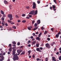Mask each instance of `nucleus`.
<instances>
[{
  "instance_id": "obj_53",
  "label": "nucleus",
  "mask_w": 61,
  "mask_h": 61,
  "mask_svg": "<svg viewBox=\"0 0 61 61\" xmlns=\"http://www.w3.org/2000/svg\"><path fill=\"white\" fill-rule=\"evenodd\" d=\"M53 28H51V30L52 31H53Z\"/></svg>"
},
{
  "instance_id": "obj_28",
  "label": "nucleus",
  "mask_w": 61,
  "mask_h": 61,
  "mask_svg": "<svg viewBox=\"0 0 61 61\" xmlns=\"http://www.w3.org/2000/svg\"><path fill=\"white\" fill-rule=\"evenodd\" d=\"M47 32L46 31L44 33V34H45V35H46V34H47Z\"/></svg>"
},
{
  "instance_id": "obj_38",
  "label": "nucleus",
  "mask_w": 61,
  "mask_h": 61,
  "mask_svg": "<svg viewBox=\"0 0 61 61\" xmlns=\"http://www.w3.org/2000/svg\"><path fill=\"white\" fill-rule=\"evenodd\" d=\"M40 50H41L43 49V47H40Z\"/></svg>"
},
{
  "instance_id": "obj_33",
  "label": "nucleus",
  "mask_w": 61,
  "mask_h": 61,
  "mask_svg": "<svg viewBox=\"0 0 61 61\" xmlns=\"http://www.w3.org/2000/svg\"><path fill=\"white\" fill-rule=\"evenodd\" d=\"M15 17L17 18H19V16L17 15H15Z\"/></svg>"
},
{
  "instance_id": "obj_42",
  "label": "nucleus",
  "mask_w": 61,
  "mask_h": 61,
  "mask_svg": "<svg viewBox=\"0 0 61 61\" xmlns=\"http://www.w3.org/2000/svg\"><path fill=\"white\" fill-rule=\"evenodd\" d=\"M5 26H8V25L7 24V23H6L5 24Z\"/></svg>"
},
{
  "instance_id": "obj_4",
  "label": "nucleus",
  "mask_w": 61,
  "mask_h": 61,
  "mask_svg": "<svg viewBox=\"0 0 61 61\" xmlns=\"http://www.w3.org/2000/svg\"><path fill=\"white\" fill-rule=\"evenodd\" d=\"M33 9H35L36 8V4L35 2H33Z\"/></svg>"
},
{
  "instance_id": "obj_51",
  "label": "nucleus",
  "mask_w": 61,
  "mask_h": 61,
  "mask_svg": "<svg viewBox=\"0 0 61 61\" xmlns=\"http://www.w3.org/2000/svg\"><path fill=\"white\" fill-rule=\"evenodd\" d=\"M26 18H27V19H30V18L29 17H26Z\"/></svg>"
},
{
  "instance_id": "obj_40",
  "label": "nucleus",
  "mask_w": 61,
  "mask_h": 61,
  "mask_svg": "<svg viewBox=\"0 0 61 61\" xmlns=\"http://www.w3.org/2000/svg\"><path fill=\"white\" fill-rule=\"evenodd\" d=\"M35 22V20H33L32 21V24H34V23Z\"/></svg>"
},
{
  "instance_id": "obj_32",
  "label": "nucleus",
  "mask_w": 61,
  "mask_h": 61,
  "mask_svg": "<svg viewBox=\"0 0 61 61\" xmlns=\"http://www.w3.org/2000/svg\"><path fill=\"white\" fill-rule=\"evenodd\" d=\"M17 45L18 46H19L20 45V43L19 42L17 43Z\"/></svg>"
},
{
  "instance_id": "obj_55",
  "label": "nucleus",
  "mask_w": 61,
  "mask_h": 61,
  "mask_svg": "<svg viewBox=\"0 0 61 61\" xmlns=\"http://www.w3.org/2000/svg\"><path fill=\"white\" fill-rule=\"evenodd\" d=\"M0 27L1 28H3V26H0Z\"/></svg>"
},
{
  "instance_id": "obj_57",
  "label": "nucleus",
  "mask_w": 61,
  "mask_h": 61,
  "mask_svg": "<svg viewBox=\"0 0 61 61\" xmlns=\"http://www.w3.org/2000/svg\"><path fill=\"white\" fill-rule=\"evenodd\" d=\"M26 8L27 9H29V6H27L26 7Z\"/></svg>"
},
{
  "instance_id": "obj_15",
  "label": "nucleus",
  "mask_w": 61,
  "mask_h": 61,
  "mask_svg": "<svg viewBox=\"0 0 61 61\" xmlns=\"http://www.w3.org/2000/svg\"><path fill=\"white\" fill-rule=\"evenodd\" d=\"M37 23L38 24H39L40 23V20H39L37 21Z\"/></svg>"
},
{
  "instance_id": "obj_3",
  "label": "nucleus",
  "mask_w": 61,
  "mask_h": 61,
  "mask_svg": "<svg viewBox=\"0 0 61 61\" xmlns=\"http://www.w3.org/2000/svg\"><path fill=\"white\" fill-rule=\"evenodd\" d=\"M17 53H18L17 55L19 56V55H20V53H21V52L23 51V50H21V49L18 50H17Z\"/></svg>"
},
{
  "instance_id": "obj_14",
  "label": "nucleus",
  "mask_w": 61,
  "mask_h": 61,
  "mask_svg": "<svg viewBox=\"0 0 61 61\" xmlns=\"http://www.w3.org/2000/svg\"><path fill=\"white\" fill-rule=\"evenodd\" d=\"M37 28H38V26L36 27H35L33 29L34 31H35V30H36V29H37Z\"/></svg>"
},
{
  "instance_id": "obj_16",
  "label": "nucleus",
  "mask_w": 61,
  "mask_h": 61,
  "mask_svg": "<svg viewBox=\"0 0 61 61\" xmlns=\"http://www.w3.org/2000/svg\"><path fill=\"white\" fill-rule=\"evenodd\" d=\"M1 14H2V15H4L5 14L4 13V12L2 10H1Z\"/></svg>"
},
{
  "instance_id": "obj_64",
  "label": "nucleus",
  "mask_w": 61,
  "mask_h": 61,
  "mask_svg": "<svg viewBox=\"0 0 61 61\" xmlns=\"http://www.w3.org/2000/svg\"><path fill=\"white\" fill-rule=\"evenodd\" d=\"M56 55H58L59 54V52H57L56 53Z\"/></svg>"
},
{
  "instance_id": "obj_41",
  "label": "nucleus",
  "mask_w": 61,
  "mask_h": 61,
  "mask_svg": "<svg viewBox=\"0 0 61 61\" xmlns=\"http://www.w3.org/2000/svg\"><path fill=\"white\" fill-rule=\"evenodd\" d=\"M30 38H31V39H33V38H34V37H33V36H30Z\"/></svg>"
},
{
  "instance_id": "obj_44",
  "label": "nucleus",
  "mask_w": 61,
  "mask_h": 61,
  "mask_svg": "<svg viewBox=\"0 0 61 61\" xmlns=\"http://www.w3.org/2000/svg\"><path fill=\"white\" fill-rule=\"evenodd\" d=\"M32 57H33L34 59H35V55H33L32 56Z\"/></svg>"
},
{
  "instance_id": "obj_17",
  "label": "nucleus",
  "mask_w": 61,
  "mask_h": 61,
  "mask_svg": "<svg viewBox=\"0 0 61 61\" xmlns=\"http://www.w3.org/2000/svg\"><path fill=\"white\" fill-rule=\"evenodd\" d=\"M0 57H1V58L3 59V60H4V57L3 56H0Z\"/></svg>"
},
{
  "instance_id": "obj_60",
  "label": "nucleus",
  "mask_w": 61,
  "mask_h": 61,
  "mask_svg": "<svg viewBox=\"0 0 61 61\" xmlns=\"http://www.w3.org/2000/svg\"><path fill=\"white\" fill-rule=\"evenodd\" d=\"M31 40L32 41H34L35 40V39H33Z\"/></svg>"
},
{
  "instance_id": "obj_27",
  "label": "nucleus",
  "mask_w": 61,
  "mask_h": 61,
  "mask_svg": "<svg viewBox=\"0 0 61 61\" xmlns=\"http://www.w3.org/2000/svg\"><path fill=\"white\" fill-rule=\"evenodd\" d=\"M37 26V24L36 23H35V25H34V26L35 27H36V26Z\"/></svg>"
},
{
  "instance_id": "obj_59",
  "label": "nucleus",
  "mask_w": 61,
  "mask_h": 61,
  "mask_svg": "<svg viewBox=\"0 0 61 61\" xmlns=\"http://www.w3.org/2000/svg\"><path fill=\"white\" fill-rule=\"evenodd\" d=\"M50 9L51 10H52V7L51 6L50 7Z\"/></svg>"
},
{
  "instance_id": "obj_5",
  "label": "nucleus",
  "mask_w": 61,
  "mask_h": 61,
  "mask_svg": "<svg viewBox=\"0 0 61 61\" xmlns=\"http://www.w3.org/2000/svg\"><path fill=\"white\" fill-rule=\"evenodd\" d=\"M46 47L47 48H49L50 47V46L49 45V44L48 43H47L46 44Z\"/></svg>"
},
{
  "instance_id": "obj_61",
  "label": "nucleus",
  "mask_w": 61,
  "mask_h": 61,
  "mask_svg": "<svg viewBox=\"0 0 61 61\" xmlns=\"http://www.w3.org/2000/svg\"><path fill=\"white\" fill-rule=\"evenodd\" d=\"M33 36H35V33H33Z\"/></svg>"
},
{
  "instance_id": "obj_22",
  "label": "nucleus",
  "mask_w": 61,
  "mask_h": 61,
  "mask_svg": "<svg viewBox=\"0 0 61 61\" xmlns=\"http://www.w3.org/2000/svg\"><path fill=\"white\" fill-rule=\"evenodd\" d=\"M36 39H37V40H38L39 41V40H40V38L38 37H37L36 38Z\"/></svg>"
},
{
  "instance_id": "obj_6",
  "label": "nucleus",
  "mask_w": 61,
  "mask_h": 61,
  "mask_svg": "<svg viewBox=\"0 0 61 61\" xmlns=\"http://www.w3.org/2000/svg\"><path fill=\"white\" fill-rule=\"evenodd\" d=\"M35 10H33L31 11L30 13H29V14H30V15H32L34 14V13H35Z\"/></svg>"
},
{
  "instance_id": "obj_45",
  "label": "nucleus",
  "mask_w": 61,
  "mask_h": 61,
  "mask_svg": "<svg viewBox=\"0 0 61 61\" xmlns=\"http://www.w3.org/2000/svg\"><path fill=\"white\" fill-rule=\"evenodd\" d=\"M56 48H55L54 49V51H56Z\"/></svg>"
},
{
  "instance_id": "obj_49",
  "label": "nucleus",
  "mask_w": 61,
  "mask_h": 61,
  "mask_svg": "<svg viewBox=\"0 0 61 61\" xmlns=\"http://www.w3.org/2000/svg\"><path fill=\"white\" fill-rule=\"evenodd\" d=\"M17 22L18 23H19L20 22H21V21L20 20H18L17 21Z\"/></svg>"
},
{
  "instance_id": "obj_18",
  "label": "nucleus",
  "mask_w": 61,
  "mask_h": 61,
  "mask_svg": "<svg viewBox=\"0 0 61 61\" xmlns=\"http://www.w3.org/2000/svg\"><path fill=\"white\" fill-rule=\"evenodd\" d=\"M59 35L57 34H56V38H58V37H59Z\"/></svg>"
},
{
  "instance_id": "obj_25",
  "label": "nucleus",
  "mask_w": 61,
  "mask_h": 61,
  "mask_svg": "<svg viewBox=\"0 0 61 61\" xmlns=\"http://www.w3.org/2000/svg\"><path fill=\"white\" fill-rule=\"evenodd\" d=\"M7 22H9V23H11L12 21L9 20H7Z\"/></svg>"
},
{
  "instance_id": "obj_43",
  "label": "nucleus",
  "mask_w": 61,
  "mask_h": 61,
  "mask_svg": "<svg viewBox=\"0 0 61 61\" xmlns=\"http://www.w3.org/2000/svg\"><path fill=\"white\" fill-rule=\"evenodd\" d=\"M9 46H10V47H11L12 46V45L11 44H10L9 45Z\"/></svg>"
},
{
  "instance_id": "obj_52",
  "label": "nucleus",
  "mask_w": 61,
  "mask_h": 61,
  "mask_svg": "<svg viewBox=\"0 0 61 61\" xmlns=\"http://www.w3.org/2000/svg\"><path fill=\"white\" fill-rule=\"evenodd\" d=\"M22 16H25V14H23L22 15Z\"/></svg>"
},
{
  "instance_id": "obj_39",
  "label": "nucleus",
  "mask_w": 61,
  "mask_h": 61,
  "mask_svg": "<svg viewBox=\"0 0 61 61\" xmlns=\"http://www.w3.org/2000/svg\"><path fill=\"white\" fill-rule=\"evenodd\" d=\"M13 28H14V29H16V27L15 26H14L13 27Z\"/></svg>"
},
{
  "instance_id": "obj_21",
  "label": "nucleus",
  "mask_w": 61,
  "mask_h": 61,
  "mask_svg": "<svg viewBox=\"0 0 61 61\" xmlns=\"http://www.w3.org/2000/svg\"><path fill=\"white\" fill-rule=\"evenodd\" d=\"M52 7L53 9H55V8H56V6L55 5H53Z\"/></svg>"
},
{
  "instance_id": "obj_12",
  "label": "nucleus",
  "mask_w": 61,
  "mask_h": 61,
  "mask_svg": "<svg viewBox=\"0 0 61 61\" xmlns=\"http://www.w3.org/2000/svg\"><path fill=\"white\" fill-rule=\"evenodd\" d=\"M4 3L5 4H8V2L6 0H5L4 1Z\"/></svg>"
},
{
  "instance_id": "obj_62",
  "label": "nucleus",
  "mask_w": 61,
  "mask_h": 61,
  "mask_svg": "<svg viewBox=\"0 0 61 61\" xmlns=\"http://www.w3.org/2000/svg\"><path fill=\"white\" fill-rule=\"evenodd\" d=\"M37 61H38V60H39V58H37Z\"/></svg>"
},
{
  "instance_id": "obj_30",
  "label": "nucleus",
  "mask_w": 61,
  "mask_h": 61,
  "mask_svg": "<svg viewBox=\"0 0 61 61\" xmlns=\"http://www.w3.org/2000/svg\"><path fill=\"white\" fill-rule=\"evenodd\" d=\"M47 40L48 41H50V39L49 38H47Z\"/></svg>"
},
{
  "instance_id": "obj_24",
  "label": "nucleus",
  "mask_w": 61,
  "mask_h": 61,
  "mask_svg": "<svg viewBox=\"0 0 61 61\" xmlns=\"http://www.w3.org/2000/svg\"><path fill=\"white\" fill-rule=\"evenodd\" d=\"M4 20H5V18L4 17H2L1 18V20H2V21H4Z\"/></svg>"
},
{
  "instance_id": "obj_54",
  "label": "nucleus",
  "mask_w": 61,
  "mask_h": 61,
  "mask_svg": "<svg viewBox=\"0 0 61 61\" xmlns=\"http://www.w3.org/2000/svg\"><path fill=\"white\" fill-rule=\"evenodd\" d=\"M3 55H4V56L5 55V52L4 53H3Z\"/></svg>"
},
{
  "instance_id": "obj_34",
  "label": "nucleus",
  "mask_w": 61,
  "mask_h": 61,
  "mask_svg": "<svg viewBox=\"0 0 61 61\" xmlns=\"http://www.w3.org/2000/svg\"><path fill=\"white\" fill-rule=\"evenodd\" d=\"M44 28H45L44 27H42L41 29L42 30H44Z\"/></svg>"
},
{
  "instance_id": "obj_23",
  "label": "nucleus",
  "mask_w": 61,
  "mask_h": 61,
  "mask_svg": "<svg viewBox=\"0 0 61 61\" xmlns=\"http://www.w3.org/2000/svg\"><path fill=\"white\" fill-rule=\"evenodd\" d=\"M28 53H31V52H32V51H31V50H30L29 51H28Z\"/></svg>"
},
{
  "instance_id": "obj_56",
  "label": "nucleus",
  "mask_w": 61,
  "mask_h": 61,
  "mask_svg": "<svg viewBox=\"0 0 61 61\" xmlns=\"http://www.w3.org/2000/svg\"><path fill=\"white\" fill-rule=\"evenodd\" d=\"M28 46H29V47H31V45L30 44H29L28 45Z\"/></svg>"
},
{
  "instance_id": "obj_20",
  "label": "nucleus",
  "mask_w": 61,
  "mask_h": 61,
  "mask_svg": "<svg viewBox=\"0 0 61 61\" xmlns=\"http://www.w3.org/2000/svg\"><path fill=\"white\" fill-rule=\"evenodd\" d=\"M35 15H36V14H37V10H36L35 11Z\"/></svg>"
},
{
  "instance_id": "obj_13",
  "label": "nucleus",
  "mask_w": 61,
  "mask_h": 61,
  "mask_svg": "<svg viewBox=\"0 0 61 61\" xmlns=\"http://www.w3.org/2000/svg\"><path fill=\"white\" fill-rule=\"evenodd\" d=\"M25 54V52L23 51L20 54V56H21V55H24Z\"/></svg>"
},
{
  "instance_id": "obj_46",
  "label": "nucleus",
  "mask_w": 61,
  "mask_h": 61,
  "mask_svg": "<svg viewBox=\"0 0 61 61\" xmlns=\"http://www.w3.org/2000/svg\"><path fill=\"white\" fill-rule=\"evenodd\" d=\"M6 16V15L4 14V15H3V17H5Z\"/></svg>"
},
{
  "instance_id": "obj_63",
  "label": "nucleus",
  "mask_w": 61,
  "mask_h": 61,
  "mask_svg": "<svg viewBox=\"0 0 61 61\" xmlns=\"http://www.w3.org/2000/svg\"><path fill=\"white\" fill-rule=\"evenodd\" d=\"M10 24H11L12 25H13V24H14V22H11V23H10Z\"/></svg>"
},
{
  "instance_id": "obj_7",
  "label": "nucleus",
  "mask_w": 61,
  "mask_h": 61,
  "mask_svg": "<svg viewBox=\"0 0 61 61\" xmlns=\"http://www.w3.org/2000/svg\"><path fill=\"white\" fill-rule=\"evenodd\" d=\"M36 50L37 51H39V52H42V51L40 50V49H39V48H36Z\"/></svg>"
},
{
  "instance_id": "obj_9",
  "label": "nucleus",
  "mask_w": 61,
  "mask_h": 61,
  "mask_svg": "<svg viewBox=\"0 0 61 61\" xmlns=\"http://www.w3.org/2000/svg\"><path fill=\"white\" fill-rule=\"evenodd\" d=\"M5 22L4 21H2V25L3 26H5Z\"/></svg>"
},
{
  "instance_id": "obj_31",
  "label": "nucleus",
  "mask_w": 61,
  "mask_h": 61,
  "mask_svg": "<svg viewBox=\"0 0 61 61\" xmlns=\"http://www.w3.org/2000/svg\"><path fill=\"white\" fill-rule=\"evenodd\" d=\"M52 58L53 61V60H54L55 59V57H52Z\"/></svg>"
},
{
  "instance_id": "obj_19",
  "label": "nucleus",
  "mask_w": 61,
  "mask_h": 61,
  "mask_svg": "<svg viewBox=\"0 0 61 61\" xmlns=\"http://www.w3.org/2000/svg\"><path fill=\"white\" fill-rule=\"evenodd\" d=\"M39 44L37 43L36 44V46L37 47H39Z\"/></svg>"
},
{
  "instance_id": "obj_10",
  "label": "nucleus",
  "mask_w": 61,
  "mask_h": 61,
  "mask_svg": "<svg viewBox=\"0 0 61 61\" xmlns=\"http://www.w3.org/2000/svg\"><path fill=\"white\" fill-rule=\"evenodd\" d=\"M36 43V41H35L32 42V44L33 45H35V43Z\"/></svg>"
},
{
  "instance_id": "obj_37",
  "label": "nucleus",
  "mask_w": 61,
  "mask_h": 61,
  "mask_svg": "<svg viewBox=\"0 0 61 61\" xmlns=\"http://www.w3.org/2000/svg\"><path fill=\"white\" fill-rule=\"evenodd\" d=\"M10 53H11V52H10L9 51H8V55H10Z\"/></svg>"
},
{
  "instance_id": "obj_50",
  "label": "nucleus",
  "mask_w": 61,
  "mask_h": 61,
  "mask_svg": "<svg viewBox=\"0 0 61 61\" xmlns=\"http://www.w3.org/2000/svg\"><path fill=\"white\" fill-rule=\"evenodd\" d=\"M61 33V32H59L58 33V35H60V34Z\"/></svg>"
},
{
  "instance_id": "obj_8",
  "label": "nucleus",
  "mask_w": 61,
  "mask_h": 61,
  "mask_svg": "<svg viewBox=\"0 0 61 61\" xmlns=\"http://www.w3.org/2000/svg\"><path fill=\"white\" fill-rule=\"evenodd\" d=\"M28 28L29 30H31V28H32V27L30 26V27H28Z\"/></svg>"
},
{
  "instance_id": "obj_36",
  "label": "nucleus",
  "mask_w": 61,
  "mask_h": 61,
  "mask_svg": "<svg viewBox=\"0 0 61 61\" xmlns=\"http://www.w3.org/2000/svg\"><path fill=\"white\" fill-rule=\"evenodd\" d=\"M59 59L60 60H61V56L59 58Z\"/></svg>"
},
{
  "instance_id": "obj_1",
  "label": "nucleus",
  "mask_w": 61,
  "mask_h": 61,
  "mask_svg": "<svg viewBox=\"0 0 61 61\" xmlns=\"http://www.w3.org/2000/svg\"><path fill=\"white\" fill-rule=\"evenodd\" d=\"M13 49L12 54L13 55H14V57L13 58V59L14 61H15L16 60H18L19 58L17 56V53L15 54L16 49H14V47L13 48Z\"/></svg>"
},
{
  "instance_id": "obj_2",
  "label": "nucleus",
  "mask_w": 61,
  "mask_h": 61,
  "mask_svg": "<svg viewBox=\"0 0 61 61\" xmlns=\"http://www.w3.org/2000/svg\"><path fill=\"white\" fill-rule=\"evenodd\" d=\"M8 17L10 18V20H13V16L11 14H9L8 15Z\"/></svg>"
},
{
  "instance_id": "obj_58",
  "label": "nucleus",
  "mask_w": 61,
  "mask_h": 61,
  "mask_svg": "<svg viewBox=\"0 0 61 61\" xmlns=\"http://www.w3.org/2000/svg\"><path fill=\"white\" fill-rule=\"evenodd\" d=\"M45 60H48V58H46L45 59Z\"/></svg>"
},
{
  "instance_id": "obj_11",
  "label": "nucleus",
  "mask_w": 61,
  "mask_h": 61,
  "mask_svg": "<svg viewBox=\"0 0 61 61\" xmlns=\"http://www.w3.org/2000/svg\"><path fill=\"white\" fill-rule=\"evenodd\" d=\"M12 48H13L12 47H10V49H9V51L10 52H12Z\"/></svg>"
},
{
  "instance_id": "obj_29",
  "label": "nucleus",
  "mask_w": 61,
  "mask_h": 61,
  "mask_svg": "<svg viewBox=\"0 0 61 61\" xmlns=\"http://www.w3.org/2000/svg\"><path fill=\"white\" fill-rule=\"evenodd\" d=\"M26 22V20H23L22 21V23H25Z\"/></svg>"
},
{
  "instance_id": "obj_47",
  "label": "nucleus",
  "mask_w": 61,
  "mask_h": 61,
  "mask_svg": "<svg viewBox=\"0 0 61 61\" xmlns=\"http://www.w3.org/2000/svg\"><path fill=\"white\" fill-rule=\"evenodd\" d=\"M40 46H44V44H42L41 45H40Z\"/></svg>"
},
{
  "instance_id": "obj_26",
  "label": "nucleus",
  "mask_w": 61,
  "mask_h": 61,
  "mask_svg": "<svg viewBox=\"0 0 61 61\" xmlns=\"http://www.w3.org/2000/svg\"><path fill=\"white\" fill-rule=\"evenodd\" d=\"M12 43H13V44H16V42H15V41H13L12 42Z\"/></svg>"
},
{
  "instance_id": "obj_48",
  "label": "nucleus",
  "mask_w": 61,
  "mask_h": 61,
  "mask_svg": "<svg viewBox=\"0 0 61 61\" xmlns=\"http://www.w3.org/2000/svg\"><path fill=\"white\" fill-rule=\"evenodd\" d=\"M35 34L36 35H38V32H37L35 33Z\"/></svg>"
},
{
  "instance_id": "obj_35",
  "label": "nucleus",
  "mask_w": 61,
  "mask_h": 61,
  "mask_svg": "<svg viewBox=\"0 0 61 61\" xmlns=\"http://www.w3.org/2000/svg\"><path fill=\"white\" fill-rule=\"evenodd\" d=\"M37 3L38 4H40V1H37Z\"/></svg>"
}]
</instances>
